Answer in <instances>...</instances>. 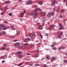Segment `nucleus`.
Segmentation results:
<instances>
[{
    "instance_id": "59",
    "label": "nucleus",
    "mask_w": 67,
    "mask_h": 67,
    "mask_svg": "<svg viewBox=\"0 0 67 67\" xmlns=\"http://www.w3.org/2000/svg\"><path fill=\"white\" fill-rule=\"evenodd\" d=\"M4 13V12L2 13H1V15H2Z\"/></svg>"
},
{
    "instance_id": "51",
    "label": "nucleus",
    "mask_w": 67,
    "mask_h": 67,
    "mask_svg": "<svg viewBox=\"0 0 67 67\" xmlns=\"http://www.w3.org/2000/svg\"><path fill=\"white\" fill-rule=\"evenodd\" d=\"M30 37H28L27 38V40H28L29 41V40H30Z\"/></svg>"
},
{
    "instance_id": "9",
    "label": "nucleus",
    "mask_w": 67,
    "mask_h": 67,
    "mask_svg": "<svg viewBox=\"0 0 67 67\" xmlns=\"http://www.w3.org/2000/svg\"><path fill=\"white\" fill-rule=\"evenodd\" d=\"M54 15V12L53 11L51 13V16H53V15Z\"/></svg>"
},
{
    "instance_id": "60",
    "label": "nucleus",
    "mask_w": 67,
    "mask_h": 67,
    "mask_svg": "<svg viewBox=\"0 0 67 67\" xmlns=\"http://www.w3.org/2000/svg\"><path fill=\"white\" fill-rule=\"evenodd\" d=\"M12 30H15V29H13V28H12Z\"/></svg>"
},
{
    "instance_id": "29",
    "label": "nucleus",
    "mask_w": 67,
    "mask_h": 67,
    "mask_svg": "<svg viewBox=\"0 0 67 67\" xmlns=\"http://www.w3.org/2000/svg\"><path fill=\"white\" fill-rule=\"evenodd\" d=\"M30 36V37H33V35L32 34H31Z\"/></svg>"
},
{
    "instance_id": "47",
    "label": "nucleus",
    "mask_w": 67,
    "mask_h": 67,
    "mask_svg": "<svg viewBox=\"0 0 67 67\" xmlns=\"http://www.w3.org/2000/svg\"><path fill=\"white\" fill-rule=\"evenodd\" d=\"M7 9H8V7H5L4 8V9L7 10Z\"/></svg>"
},
{
    "instance_id": "42",
    "label": "nucleus",
    "mask_w": 67,
    "mask_h": 67,
    "mask_svg": "<svg viewBox=\"0 0 67 67\" xmlns=\"http://www.w3.org/2000/svg\"><path fill=\"white\" fill-rule=\"evenodd\" d=\"M31 16H33V13H31Z\"/></svg>"
},
{
    "instance_id": "56",
    "label": "nucleus",
    "mask_w": 67,
    "mask_h": 67,
    "mask_svg": "<svg viewBox=\"0 0 67 67\" xmlns=\"http://www.w3.org/2000/svg\"><path fill=\"white\" fill-rule=\"evenodd\" d=\"M17 41V40H15L13 41L14 42H16Z\"/></svg>"
},
{
    "instance_id": "63",
    "label": "nucleus",
    "mask_w": 67,
    "mask_h": 67,
    "mask_svg": "<svg viewBox=\"0 0 67 67\" xmlns=\"http://www.w3.org/2000/svg\"><path fill=\"white\" fill-rule=\"evenodd\" d=\"M62 48V49H65V47H63Z\"/></svg>"
},
{
    "instance_id": "22",
    "label": "nucleus",
    "mask_w": 67,
    "mask_h": 67,
    "mask_svg": "<svg viewBox=\"0 0 67 67\" xmlns=\"http://www.w3.org/2000/svg\"><path fill=\"white\" fill-rule=\"evenodd\" d=\"M54 4H57V2L56 1H54Z\"/></svg>"
},
{
    "instance_id": "37",
    "label": "nucleus",
    "mask_w": 67,
    "mask_h": 67,
    "mask_svg": "<svg viewBox=\"0 0 67 67\" xmlns=\"http://www.w3.org/2000/svg\"><path fill=\"white\" fill-rule=\"evenodd\" d=\"M9 15H10V16H11V15H12V13H9Z\"/></svg>"
},
{
    "instance_id": "21",
    "label": "nucleus",
    "mask_w": 67,
    "mask_h": 67,
    "mask_svg": "<svg viewBox=\"0 0 67 67\" xmlns=\"http://www.w3.org/2000/svg\"><path fill=\"white\" fill-rule=\"evenodd\" d=\"M42 25H41L40 27V30H42Z\"/></svg>"
},
{
    "instance_id": "17",
    "label": "nucleus",
    "mask_w": 67,
    "mask_h": 67,
    "mask_svg": "<svg viewBox=\"0 0 67 67\" xmlns=\"http://www.w3.org/2000/svg\"><path fill=\"white\" fill-rule=\"evenodd\" d=\"M43 3V2H39L38 4H40V5H42Z\"/></svg>"
},
{
    "instance_id": "32",
    "label": "nucleus",
    "mask_w": 67,
    "mask_h": 67,
    "mask_svg": "<svg viewBox=\"0 0 67 67\" xmlns=\"http://www.w3.org/2000/svg\"><path fill=\"white\" fill-rule=\"evenodd\" d=\"M65 11V9H62L61 10V12H63V11Z\"/></svg>"
},
{
    "instance_id": "40",
    "label": "nucleus",
    "mask_w": 67,
    "mask_h": 67,
    "mask_svg": "<svg viewBox=\"0 0 67 67\" xmlns=\"http://www.w3.org/2000/svg\"><path fill=\"white\" fill-rule=\"evenodd\" d=\"M22 47V46H20V47H18V48H19V49H21V48Z\"/></svg>"
},
{
    "instance_id": "20",
    "label": "nucleus",
    "mask_w": 67,
    "mask_h": 67,
    "mask_svg": "<svg viewBox=\"0 0 67 67\" xmlns=\"http://www.w3.org/2000/svg\"><path fill=\"white\" fill-rule=\"evenodd\" d=\"M55 4L54 3V2H52V4H51V5H52V6H54V5Z\"/></svg>"
},
{
    "instance_id": "36",
    "label": "nucleus",
    "mask_w": 67,
    "mask_h": 67,
    "mask_svg": "<svg viewBox=\"0 0 67 67\" xmlns=\"http://www.w3.org/2000/svg\"><path fill=\"white\" fill-rule=\"evenodd\" d=\"M58 38H61V36H59L58 37Z\"/></svg>"
},
{
    "instance_id": "62",
    "label": "nucleus",
    "mask_w": 67,
    "mask_h": 67,
    "mask_svg": "<svg viewBox=\"0 0 67 67\" xmlns=\"http://www.w3.org/2000/svg\"><path fill=\"white\" fill-rule=\"evenodd\" d=\"M60 18H62V15H61L60 16Z\"/></svg>"
},
{
    "instance_id": "27",
    "label": "nucleus",
    "mask_w": 67,
    "mask_h": 67,
    "mask_svg": "<svg viewBox=\"0 0 67 67\" xmlns=\"http://www.w3.org/2000/svg\"><path fill=\"white\" fill-rule=\"evenodd\" d=\"M22 63H21L20 64H19L18 66H20L22 65Z\"/></svg>"
},
{
    "instance_id": "44",
    "label": "nucleus",
    "mask_w": 67,
    "mask_h": 67,
    "mask_svg": "<svg viewBox=\"0 0 67 67\" xmlns=\"http://www.w3.org/2000/svg\"><path fill=\"white\" fill-rule=\"evenodd\" d=\"M43 66L44 67H46V66H47V65H46V64H44Z\"/></svg>"
},
{
    "instance_id": "41",
    "label": "nucleus",
    "mask_w": 67,
    "mask_h": 67,
    "mask_svg": "<svg viewBox=\"0 0 67 67\" xmlns=\"http://www.w3.org/2000/svg\"><path fill=\"white\" fill-rule=\"evenodd\" d=\"M16 32H17V33H20V31H19L18 30H17L16 31Z\"/></svg>"
},
{
    "instance_id": "48",
    "label": "nucleus",
    "mask_w": 67,
    "mask_h": 67,
    "mask_svg": "<svg viewBox=\"0 0 67 67\" xmlns=\"http://www.w3.org/2000/svg\"><path fill=\"white\" fill-rule=\"evenodd\" d=\"M5 62V60H3L2 61V63H4Z\"/></svg>"
},
{
    "instance_id": "58",
    "label": "nucleus",
    "mask_w": 67,
    "mask_h": 67,
    "mask_svg": "<svg viewBox=\"0 0 67 67\" xmlns=\"http://www.w3.org/2000/svg\"><path fill=\"white\" fill-rule=\"evenodd\" d=\"M27 55H31V54L27 53Z\"/></svg>"
},
{
    "instance_id": "15",
    "label": "nucleus",
    "mask_w": 67,
    "mask_h": 67,
    "mask_svg": "<svg viewBox=\"0 0 67 67\" xmlns=\"http://www.w3.org/2000/svg\"><path fill=\"white\" fill-rule=\"evenodd\" d=\"M21 16V17H23L24 16V13H23V12L22 13Z\"/></svg>"
},
{
    "instance_id": "35",
    "label": "nucleus",
    "mask_w": 67,
    "mask_h": 67,
    "mask_svg": "<svg viewBox=\"0 0 67 67\" xmlns=\"http://www.w3.org/2000/svg\"><path fill=\"white\" fill-rule=\"evenodd\" d=\"M30 47H34V45H31L30 46Z\"/></svg>"
},
{
    "instance_id": "34",
    "label": "nucleus",
    "mask_w": 67,
    "mask_h": 67,
    "mask_svg": "<svg viewBox=\"0 0 67 67\" xmlns=\"http://www.w3.org/2000/svg\"><path fill=\"white\" fill-rule=\"evenodd\" d=\"M20 35V33H17L16 35H18V36H19V35Z\"/></svg>"
},
{
    "instance_id": "53",
    "label": "nucleus",
    "mask_w": 67,
    "mask_h": 67,
    "mask_svg": "<svg viewBox=\"0 0 67 67\" xmlns=\"http://www.w3.org/2000/svg\"><path fill=\"white\" fill-rule=\"evenodd\" d=\"M45 36H48V35L47 34H45Z\"/></svg>"
},
{
    "instance_id": "2",
    "label": "nucleus",
    "mask_w": 67,
    "mask_h": 67,
    "mask_svg": "<svg viewBox=\"0 0 67 67\" xmlns=\"http://www.w3.org/2000/svg\"><path fill=\"white\" fill-rule=\"evenodd\" d=\"M32 2V1H28L26 2V3L27 4H31Z\"/></svg>"
},
{
    "instance_id": "45",
    "label": "nucleus",
    "mask_w": 67,
    "mask_h": 67,
    "mask_svg": "<svg viewBox=\"0 0 67 67\" xmlns=\"http://www.w3.org/2000/svg\"><path fill=\"white\" fill-rule=\"evenodd\" d=\"M64 63H67V60H64Z\"/></svg>"
},
{
    "instance_id": "26",
    "label": "nucleus",
    "mask_w": 67,
    "mask_h": 67,
    "mask_svg": "<svg viewBox=\"0 0 67 67\" xmlns=\"http://www.w3.org/2000/svg\"><path fill=\"white\" fill-rule=\"evenodd\" d=\"M38 65H39V64H35V66H38Z\"/></svg>"
},
{
    "instance_id": "43",
    "label": "nucleus",
    "mask_w": 67,
    "mask_h": 67,
    "mask_svg": "<svg viewBox=\"0 0 67 67\" xmlns=\"http://www.w3.org/2000/svg\"><path fill=\"white\" fill-rule=\"evenodd\" d=\"M37 15H35V16H34V18H37Z\"/></svg>"
},
{
    "instance_id": "31",
    "label": "nucleus",
    "mask_w": 67,
    "mask_h": 67,
    "mask_svg": "<svg viewBox=\"0 0 67 67\" xmlns=\"http://www.w3.org/2000/svg\"><path fill=\"white\" fill-rule=\"evenodd\" d=\"M36 56L37 57L39 56V54H36Z\"/></svg>"
},
{
    "instance_id": "6",
    "label": "nucleus",
    "mask_w": 67,
    "mask_h": 67,
    "mask_svg": "<svg viewBox=\"0 0 67 67\" xmlns=\"http://www.w3.org/2000/svg\"><path fill=\"white\" fill-rule=\"evenodd\" d=\"M47 16L48 18H50L51 17V12L48 13L47 14Z\"/></svg>"
},
{
    "instance_id": "39",
    "label": "nucleus",
    "mask_w": 67,
    "mask_h": 67,
    "mask_svg": "<svg viewBox=\"0 0 67 67\" xmlns=\"http://www.w3.org/2000/svg\"><path fill=\"white\" fill-rule=\"evenodd\" d=\"M61 48L59 47V48H58V50H60V49H61Z\"/></svg>"
},
{
    "instance_id": "64",
    "label": "nucleus",
    "mask_w": 67,
    "mask_h": 67,
    "mask_svg": "<svg viewBox=\"0 0 67 67\" xmlns=\"http://www.w3.org/2000/svg\"><path fill=\"white\" fill-rule=\"evenodd\" d=\"M43 26H44V25H45V24H44V23H43Z\"/></svg>"
},
{
    "instance_id": "49",
    "label": "nucleus",
    "mask_w": 67,
    "mask_h": 67,
    "mask_svg": "<svg viewBox=\"0 0 67 67\" xmlns=\"http://www.w3.org/2000/svg\"><path fill=\"white\" fill-rule=\"evenodd\" d=\"M4 46H7V44H4L3 45Z\"/></svg>"
},
{
    "instance_id": "23",
    "label": "nucleus",
    "mask_w": 67,
    "mask_h": 67,
    "mask_svg": "<svg viewBox=\"0 0 67 67\" xmlns=\"http://www.w3.org/2000/svg\"><path fill=\"white\" fill-rule=\"evenodd\" d=\"M4 49H5V48H3L1 49V51H3V50H4Z\"/></svg>"
},
{
    "instance_id": "54",
    "label": "nucleus",
    "mask_w": 67,
    "mask_h": 67,
    "mask_svg": "<svg viewBox=\"0 0 67 67\" xmlns=\"http://www.w3.org/2000/svg\"><path fill=\"white\" fill-rule=\"evenodd\" d=\"M32 35H35V33H34V32H33V33H32Z\"/></svg>"
},
{
    "instance_id": "14",
    "label": "nucleus",
    "mask_w": 67,
    "mask_h": 67,
    "mask_svg": "<svg viewBox=\"0 0 67 67\" xmlns=\"http://www.w3.org/2000/svg\"><path fill=\"white\" fill-rule=\"evenodd\" d=\"M39 9H40L38 8H37L35 9V10L36 11H38V10H39Z\"/></svg>"
},
{
    "instance_id": "7",
    "label": "nucleus",
    "mask_w": 67,
    "mask_h": 67,
    "mask_svg": "<svg viewBox=\"0 0 67 67\" xmlns=\"http://www.w3.org/2000/svg\"><path fill=\"white\" fill-rule=\"evenodd\" d=\"M55 27V25H52L51 26V30H52V29H54V28Z\"/></svg>"
},
{
    "instance_id": "30",
    "label": "nucleus",
    "mask_w": 67,
    "mask_h": 67,
    "mask_svg": "<svg viewBox=\"0 0 67 67\" xmlns=\"http://www.w3.org/2000/svg\"><path fill=\"white\" fill-rule=\"evenodd\" d=\"M3 26H4V24H1L0 25V27H2Z\"/></svg>"
},
{
    "instance_id": "12",
    "label": "nucleus",
    "mask_w": 67,
    "mask_h": 67,
    "mask_svg": "<svg viewBox=\"0 0 67 67\" xmlns=\"http://www.w3.org/2000/svg\"><path fill=\"white\" fill-rule=\"evenodd\" d=\"M7 58V56H4L3 57V59H6Z\"/></svg>"
},
{
    "instance_id": "28",
    "label": "nucleus",
    "mask_w": 67,
    "mask_h": 67,
    "mask_svg": "<svg viewBox=\"0 0 67 67\" xmlns=\"http://www.w3.org/2000/svg\"><path fill=\"white\" fill-rule=\"evenodd\" d=\"M14 37H14V36H13L11 37L10 38H11V39H12V38H14Z\"/></svg>"
},
{
    "instance_id": "11",
    "label": "nucleus",
    "mask_w": 67,
    "mask_h": 67,
    "mask_svg": "<svg viewBox=\"0 0 67 67\" xmlns=\"http://www.w3.org/2000/svg\"><path fill=\"white\" fill-rule=\"evenodd\" d=\"M21 52L20 51H18L17 52V55H20V54H21Z\"/></svg>"
},
{
    "instance_id": "19",
    "label": "nucleus",
    "mask_w": 67,
    "mask_h": 67,
    "mask_svg": "<svg viewBox=\"0 0 67 67\" xmlns=\"http://www.w3.org/2000/svg\"><path fill=\"white\" fill-rule=\"evenodd\" d=\"M28 41H29L27 38L25 39V42L26 43H27V42H28Z\"/></svg>"
},
{
    "instance_id": "33",
    "label": "nucleus",
    "mask_w": 67,
    "mask_h": 67,
    "mask_svg": "<svg viewBox=\"0 0 67 67\" xmlns=\"http://www.w3.org/2000/svg\"><path fill=\"white\" fill-rule=\"evenodd\" d=\"M46 58L47 59H50V58L49 57H47Z\"/></svg>"
},
{
    "instance_id": "55",
    "label": "nucleus",
    "mask_w": 67,
    "mask_h": 67,
    "mask_svg": "<svg viewBox=\"0 0 67 67\" xmlns=\"http://www.w3.org/2000/svg\"><path fill=\"white\" fill-rule=\"evenodd\" d=\"M63 33L62 32H61V33L60 35H63Z\"/></svg>"
},
{
    "instance_id": "13",
    "label": "nucleus",
    "mask_w": 67,
    "mask_h": 67,
    "mask_svg": "<svg viewBox=\"0 0 67 67\" xmlns=\"http://www.w3.org/2000/svg\"><path fill=\"white\" fill-rule=\"evenodd\" d=\"M43 21L44 22H45V21H46V18H43Z\"/></svg>"
},
{
    "instance_id": "57",
    "label": "nucleus",
    "mask_w": 67,
    "mask_h": 67,
    "mask_svg": "<svg viewBox=\"0 0 67 67\" xmlns=\"http://www.w3.org/2000/svg\"><path fill=\"white\" fill-rule=\"evenodd\" d=\"M67 0H64L63 1L64 2H65V1H67Z\"/></svg>"
},
{
    "instance_id": "50",
    "label": "nucleus",
    "mask_w": 67,
    "mask_h": 67,
    "mask_svg": "<svg viewBox=\"0 0 67 67\" xmlns=\"http://www.w3.org/2000/svg\"><path fill=\"white\" fill-rule=\"evenodd\" d=\"M10 27H13V26L10 25Z\"/></svg>"
},
{
    "instance_id": "61",
    "label": "nucleus",
    "mask_w": 67,
    "mask_h": 67,
    "mask_svg": "<svg viewBox=\"0 0 67 67\" xmlns=\"http://www.w3.org/2000/svg\"><path fill=\"white\" fill-rule=\"evenodd\" d=\"M24 13H25V10H24Z\"/></svg>"
},
{
    "instance_id": "5",
    "label": "nucleus",
    "mask_w": 67,
    "mask_h": 67,
    "mask_svg": "<svg viewBox=\"0 0 67 67\" xmlns=\"http://www.w3.org/2000/svg\"><path fill=\"white\" fill-rule=\"evenodd\" d=\"M51 47H53V49L54 50H56V49H57V48L55 47H54V45H52L51 46Z\"/></svg>"
},
{
    "instance_id": "10",
    "label": "nucleus",
    "mask_w": 67,
    "mask_h": 67,
    "mask_svg": "<svg viewBox=\"0 0 67 67\" xmlns=\"http://www.w3.org/2000/svg\"><path fill=\"white\" fill-rule=\"evenodd\" d=\"M41 14L42 15H43V16H44V15H45V12H42V13Z\"/></svg>"
},
{
    "instance_id": "24",
    "label": "nucleus",
    "mask_w": 67,
    "mask_h": 67,
    "mask_svg": "<svg viewBox=\"0 0 67 67\" xmlns=\"http://www.w3.org/2000/svg\"><path fill=\"white\" fill-rule=\"evenodd\" d=\"M4 22L5 23H8V22L7 20L4 21Z\"/></svg>"
},
{
    "instance_id": "25",
    "label": "nucleus",
    "mask_w": 67,
    "mask_h": 67,
    "mask_svg": "<svg viewBox=\"0 0 67 67\" xmlns=\"http://www.w3.org/2000/svg\"><path fill=\"white\" fill-rule=\"evenodd\" d=\"M3 34L4 35H5V34H6V33H5V32H3Z\"/></svg>"
},
{
    "instance_id": "52",
    "label": "nucleus",
    "mask_w": 67,
    "mask_h": 67,
    "mask_svg": "<svg viewBox=\"0 0 67 67\" xmlns=\"http://www.w3.org/2000/svg\"><path fill=\"white\" fill-rule=\"evenodd\" d=\"M33 65V63H32L30 64V66H32Z\"/></svg>"
},
{
    "instance_id": "18",
    "label": "nucleus",
    "mask_w": 67,
    "mask_h": 67,
    "mask_svg": "<svg viewBox=\"0 0 67 67\" xmlns=\"http://www.w3.org/2000/svg\"><path fill=\"white\" fill-rule=\"evenodd\" d=\"M52 59H53V60H55L56 59V58L55 57H52Z\"/></svg>"
},
{
    "instance_id": "1",
    "label": "nucleus",
    "mask_w": 67,
    "mask_h": 67,
    "mask_svg": "<svg viewBox=\"0 0 67 67\" xmlns=\"http://www.w3.org/2000/svg\"><path fill=\"white\" fill-rule=\"evenodd\" d=\"M59 26L60 27V28H59V30H63V28L62 27L63 26L62 24H59Z\"/></svg>"
},
{
    "instance_id": "3",
    "label": "nucleus",
    "mask_w": 67,
    "mask_h": 67,
    "mask_svg": "<svg viewBox=\"0 0 67 67\" xmlns=\"http://www.w3.org/2000/svg\"><path fill=\"white\" fill-rule=\"evenodd\" d=\"M14 45L16 47H18V46H19L20 45V44L19 43H16L14 44Z\"/></svg>"
},
{
    "instance_id": "46",
    "label": "nucleus",
    "mask_w": 67,
    "mask_h": 67,
    "mask_svg": "<svg viewBox=\"0 0 67 67\" xmlns=\"http://www.w3.org/2000/svg\"><path fill=\"white\" fill-rule=\"evenodd\" d=\"M25 46H27V45H28V44L27 43H25Z\"/></svg>"
},
{
    "instance_id": "38",
    "label": "nucleus",
    "mask_w": 67,
    "mask_h": 67,
    "mask_svg": "<svg viewBox=\"0 0 67 67\" xmlns=\"http://www.w3.org/2000/svg\"><path fill=\"white\" fill-rule=\"evenodd\" d=\"M41 37V38H43V36H42V35L41 34L40 35Z\"/></svg>"
},
{
    "instance_id": "4",
    "label": "nucleus",
    "mask_w": 67,
    "mask_h": 67,
    "mask_svg": "<svg viewBox=\"0 0 67 67\" xmlns=\"http://www.w3.org/2000/svg\"><path fill=\"white\" fill-rule=\"evenodd\" d=\"M18 57V58H21L22 57V55L21 54H20L17 55Z\"/></svg>"
},
{
    "instance_id": "8",
    "label": "nucleus",
    "mask_w": 67,
    "mask_h": 67,
    "mask_svg": "<svg viewBox=\"0 0 67 67\" xmlns=\"http://www.w3.org/2000/svg\"><path fill=\"white\" fill-rule=\"evenodd\" d=\"M3 30H7V29H8V28H7L5 26H3Z\"/></svg>"
},
{
    "instance_id": "16",
    "label": "nucleus",
    "mask_w": 67,
    "mask_h": 67,
    "mask_svg": "<svg viewBox=\"0 0 67 67\" xmlns=\"http://www.w3.org/2000/svg\"><path fill=\"white\" fill-rule=\"evenodd\" d=\"M34 14L36 15H38V14H37V13L36 12H34Z\"/></svg>"
}]
</instances>
